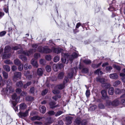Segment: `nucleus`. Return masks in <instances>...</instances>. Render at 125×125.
Wrapping results in <instances>:
<instances>
[{
    "mask_svg": "<svg viewBox=\"0 0 125 125\" xmlns=\"http://www.w3.org/2000/svg\"><path fill=\"white\" fill-rule=\"evenodd\" d=\"M38 44H34L32 45V47L34 49H31L30 50L28 51H24L22 50L19 51L18 53H22L28 56H29L31 54L34 52H36V49L38 46Z\"/></svg>",
    "mask_w": 125,
    "mask_h": 125,
    "instance_id": "f257e3e1",
    "label": "nucleus"
},
{
    "mask_svg": "<svg viewBox=\"0 0 125 125\" xmlns=\"http://www.w3.org/2000/svg\"><path fill=\"white\" fill-rule=\"evenodd\" d=\"M62 56L61 58L62 62L64 63H65L66 62L67 63V60L68 61V60L66 58H69V60L71 61L74 58L77 57L78 56L77 53L76 52L73 53L72 55L69 56H67V54H65L62 53Z\"/></svg>",
    "mask_w": 125,
    "mask_h": 125,
    "instance_id": "f03ea898",
    "label": "nucleus"
},
{
    "mask_svg": "<svg viewBox=\"0 0 125 125\" xmlns=\"http://www.w3.org/2000/svg\"><path fill=\"white\" fill-rule=\"evenodd\" d=\"M96 80L97 82H99L102 83L103 84L102 86L104 87L105 88L107 89L110 86V84L109 83H105V80L103 78H101L100 77H98L96 78Z\"/></svg>",
    "mask_w": 125,
    "mask_h": 125,
    "instance_id": "7ed1b4c3",
    "label": "nucleus"
},
{
    "mask_svg": "<svg viewBox=\"0 0 125 125\" xmlns=\"http://www.w3.org/2000/svg\"><path fill=\"white\" fill-rule=\"evenodd\" d=\"M38 50L41 52L45 53H49L52 52V50L47 46H45L43 48L42 46H39Z\"/></svg>",
    "mask_w": 125,
    "mask_h": 125,
    "instance_id": "20e7f679",
    "label": "nucleus"
},
{
    "mask_svg": "<svg viewBox=\"0 0 125 125\" xmlns=\"http://www.w3.org/2000/svg\"><path fill=\"white\" fill-rule=\"evenodd\" d=\"M11 49L10 47L9 46H6L4 48L5 54L3 55L2 58L3 59H5L10 57V55H7L5 54V53L9 52Z\"/></svg>",
    "mask_w": 125,
    "mask_h": 125,
    "instance_id": "39448f33",
    "label": "nucleus"
},
{
    "mask_svg": "<svg viewBox=\"0 0 125 125\" xmlns=\"http://www.w3.org/2000/svg\"><path fill=\"white\" fill-rule=\"evenodd\" d=\"M21 76V73L16 72L14 73V75L13 77V80L16 82L18 80V78L20 79Z\"/></svg>",
    "mask_w": 125,
    "mask_h": 125,
    "instance_id": "423d86ee",
    "label": "nucleus"
},
{
    "mask_svg": "<svg viewBox=\"0 0 125 125\" xmlns=\"http://www.w3.org/2000/svg\"><path fill=\"white\" fill-rule=\"evenodd\" d=\"M13 89L12 88L11 85H8L6 88L5 90V94H9L13 92Z\"/></svg>",
    "mask_w": 125,
    "mask_h": 125,
    "instance_id": "0eeeda50",
    "label": "nucleus"
},
{
    "mask_svg": "<svg viewBox=\"0 0 125 125\" xmlns=\"http://www.w3.org/2000/svg\"><path fill=\"white\" fill-rule=\"evenodd\" d=\"M119 104V100L118 99H116L113 101L111 103L110 102L108 101L106 102L107 105H110L111 104L112 105L114 106H116L118 105Z\"/></svg>",
    "mask_w": 125,
    "mask_h": 125,
    "instance_id": "6e6552de",
    "label": "nucleus"
},
{
    "mask_svg": "<svg viewBox=\"0 0 125 125\" xmlns=\"http://www.w3.org/2000/svg\"><path fill=\"white\" fill-rule=\"evenodd\" d=\"M24 76L26 77L27 79L30 80L31 79L32 77V75L31 73L30 74V72L28 71H25L24 73Z\"/></svg>",
    "mask_w": 125,
    "mask_h": 125,
    "instance_id": "1a4fd4ad",
    "label": "nucleus"
},
{
    "mask_svg": "<svg viewBox=\"0 0 125 125\" xmlns=\"http://www.w3.org/2000/svg\"><path fill=\"white\" fill-rule=\"evenodd\" d=\"M101 94L102 95V99H105L108 98V97L107 95L106 91L105 90H104L101 91Z\"/></svg>",
    "mask_w": 125,
    "mask_h": 125,
    "instance_id": "9d476101",
    "label": "nucleus"
},
{
    "mask_svg": "<svg viewBox=\"0 0 125 125\" xmlns=\"http://www.w3.org/2000/svg\"><path fill=\"white\" fill-rule=\"evenodd\" d=\"M74 122L77 125H79L81 124L82 125H83L84 124H85L86 123V121L85 120L81 122V119L79 118H77L75 119Z\"/></svg>",
    "mask_w": 125,
    "mask_h": 125,
    "instance_id": "9b49d317",
    "label": "nucleus"
},
{
    "mask_svg": "<svg viewBox=\"0 0 125 125\" xmlns=\"http://www.w3.org/2000/svg\"><path fill=\"white\" fill-rule=\"evenodd\" d=\"M29 110L30 109H29L28 110H27L24 113L20 112L19 113V115L20 117L23 118L28 115V112Z\"/></svg>",
    "mask_w": 125,
    "mask_h": 125,
    "instance_id": "f8f14e48",
    "label": "nucleus"
},
{
    "mask_svg": "<svg viewBox=\"0 0 125 125\" xmlns=\"http://www.w3.org/2000/svg\"><path fill=\"white\" fill-rule=\"evenodd\" d=\"M52 49L54 52L57 54L62 52L63 50L62 49L59 47L54 48L53 47L52 48Z\"/></svg>",
    "mask_w": 125,
    "mask_h": 125,
    "instance_id": "ddd939ff",
    "label": "nucleus"
},
{
    "mask_svg": "<svg viewBox=\"0 0 125 125\" xmlns=\"http://www.w3.org/2000/svg\"><path fill=\"white\" fill-rule=\"evenodd\" d=\"M73 118L70 116L67 117H66V123L67 125H69L71 124L72 123V120Z\"/></svg>",
    "mask_w": 125,
    "mask_h": 125,
    "instance_id": "4468645a",
    "label": "nucleus"
},
{
    "mask_svg": "<svg viewBox=\"0 0 125 125\" xmlns=\"http://www.w3.org/2000/svg\"><path fill=\"white\" fill-rule=\"evenodd\" d=\"M31 64L35 67L37 68L38 66V64L36 61L34 59H33L31 61Z\"/></svg>",
    "mask_w": 125,
    "mask_h": 125,
    "instance_id": "2eb2a0df",
    "label": "nucleus"
},
{
    "mask_svg": "<svg viewBox=\"0 0 125 125\" xmlns=\"http://www.w3.org/2000/svg\"><path fill=\"white\" fill-rule=\"evenodd\" d=\"M109 77L111 79H116L118 77V76L116 73H112L109 74Z\"/></svg>",
    "mask_w": 125,
    "mask_h": 125,
    "instance_id": "dca6fc26",
    "label": "nucleus"
},
{
    "mask_svg": "<svg viewBox=\"0 0 125 125\" xmlns=\"http://www.w3.org/2000/svg\"><path fill=\"white\" fill-rule=\"evenodd\" d=\"M17 97V95L16 94H14L12 96V99L14 100L15 99V101L17 102H19V99L20 98V96Z\"/></svg>",
    "mask_w": 125,
    "mask_h": 125,
    "instance_id": "f3484780",
    "label": "nucleus"
},
{
    "mask_svg": "<svg viewBox=\"0 0 125 125\" xmlns=\"http://www.w3.org/2000/svg\"><path fill=\"white\" fill-rule=\"evenodd\" d=\"M39 109L40 112L44 114L46 112V108L45 106H41L40 107Z\"/></svg>",
    "mask_w": 125,
    "mask_h": 125,
    "instance_id": "a211bd4d",
    "label": "nucleus"
},
{
    "mask_svg": "<svg viewBox=\"0 0 125 125\" xmlns=\"http://www.w3.org/2000/svg\"><path fill=\"white\" fill-rule=\"evenodd\" d=\"M52 122V120L50 117L47 118L46 119V122L45 125H48V124H51Z\"/></svg>",
    "mask_w": 125,
    "mask_h": 125,
    "instance_id": "6ab92c4d",
    "label": "nucleus"
},
{
    "mask_svg": "<svg viewBox=\"0 0 125 125\" xmlns=\"http://www.w3.org/2000/svg\"><path fill=\"white\" fill-rule=\"evenodd\" d=\"M43 72V70L40 68L38 69L37 71V73L38 75L42 76V75Z\"/></svg>",
    "mask_w": 125,
    "mask_h": 125,
    "instance_id": "aec40b11",
    "label": "nucleus"
},
{
    "mask_svg": "<svg viewBox=\"0 0 125 125\" xmlns=\"http://www.w3.org/2000/svg\"><path fill=\"white\" fill-rule=\"evenodd\" d=\"M124 92L125 90H121L118 88H116L115 90V92L116 94H119L122 92Z\"/></svg>",
    "mask_w": 125,
    "mask_h": 125,
    "instance_id": "412c9836",
    "label": "nucleus"
},
{
    "mask_svg": "<svg viewBox=\"0 0 125 125\" xmlns=\"http://www.w3.org/2000/svg\"><path fill=\"white\" fill-rule=\"evenodd\" d=\"M16 85L17 87H21L23 86V84L22 82L20 81L17 82Z\"/></svg>",
    "mask_w": 125,
    "mask_h": 125,
    "instance_id": "4be33fe9",
    "label": "nucleus"
},
{
    "mask_svg": "<svg viewBox=\"0 0 125 125\" xmlns=\"http://www.w3.org/2000/svg\"><path fill=\"white\" fill-rule=\"evenodd\" d=\"M20 109L23 110L25 109L27 107L26 104L24 103H22L20 105Z\"/></svg>",
    "mask_w": 125,
    "mask_h": 125,
    "instance_id": "5701e85b",
    "label": "nucleus"
},
{
    "mask_svg": "<svg viewBox=\"0 0 125 125\" xmlns=\"http://www.w3.org/2000/svg\"><path fill=\"white\" fill-rule=\"evenodd\" d=\"M55 103L53 101L49 103L50 107L52 108H55L57 106L56 105H55Z\"/></svg>",
    "mask_w": 125,
    "mask_h": 125,
    "instance_id": "b1692460",
    "label": "nucleus"
},
{
    "mask_svg": "<svg viewBox=\"0 0 125 125\" xmlns=\"http://www.w3.org/2000/svg\"><path fill=\"white\" fill-rule=\"evenodd\" d=\"M3 67L4 69L7 72H9L10 70V67L7 65H4Z\"/></svg>",
    "mask_w": 125,
    "mask_h": 125,
    "instance_id": "393cba45",
    "label": "nucleus"
},
{
    "mask_svg": "<svg viewBox=\"0 0 125 125\" xmlns=\"http://www.w3.org/2000/svg\"><path fill=\"white\" fill-rule=\"evenodd\" d=\"M64 74L63 72H60L58 74V79H61L63 77Z\"/></svg>",
    "mask_w": 125,
    "mask_h": 125,
    "instance_id": "a878e982",
    "label": "nucleus"
},
{
    "mask_svg": "<svg viewBox=\"0 0 125 125\" xmlns=\"http://www.w3.org/2000/svg\"><path fill=\"white\" fill-rule=\"evenodd\" d=\"M114 89L113 88L111 87L108 90V93L110 95H112L114 92Z\"/></svg>",
    "mask_w": 125,
    "mask_h": 125,
    "instance_id": "bb28decb",
    "label": "nucleus"
},
{
    "mask_svg": "<svg viewBox=\"0 0 125 125\" xmlns=\"http://www.w3.org/2000/svg\"><path fill=\"white\" fill-rule=\"evenodd\" d=\"M95 74L100 75H102L103 74V72L100 71V69H97L96 71H95L94 72Z\"/></svg>",
    "mask_w": 125,
    "mask_h": 125,
    "instance_id": "cd10ccee",
    "label": "nucleus"
},
{
    "mask_svg": "<svg viewBox=\"0 0 125 125\" xmlns=\"http://www.w3.org/2000/svg\"><path fill=\"white\" fill-rule=\"evenodd\" d=\"M31 119L32 121H34L35 120H40V118L39 117L37 116H35L33 117H31Z\"/></svg>",
    "mask_w": 125,
    "mask_h": 125,
    "instance_id": "c85d7f7f",
    "label": "nucleus"
},
{
    "mask_svg": "<svg viewBox=\"0 0 125 125\" xmlns=\"http://www.w3.org/2000/svg\"><path fill=\"white\" fill-rule=\"evenodd\" d=\"M59 67H58V65L57 64H54L53 66V68L54 70L56 72L58 71L59 69Z\"/></svg>",
    "mask_w": 125,
    "mask_h": 125,
    "instance_id": "c756f323",
    "label": "nucleus"
},
{
    "mask_svg": "<svg viewBox=\"0 0 125 125\" xmlns=\"http://www.w3.org/2000/svg\"><path fill=\"white\" fill-rule=\"evenodd\" d=\"M24 67L25 70H27L28 68L30 69L31 68V66L30 64L27 63L24 65Z\"/></svg>",
    "mask_w": 125,
    "mask_h": 125,
    "instance_id": "7c9ffc66",
    "label": "nucleus"
},
{
    "mask_svg": "<svg viewBox=\"0 0 125 125\" xmlns=\"http://www.w3.org/2000/svg\"><path fill=\"white\" fill-rule=\"evenodd\" d=\"M19 58L23 61H25L27 60L26 58L22 55H20L19 56Z\"/></svg>",
    "mask_w": 125,
    "mask_h": 125,
    "instance_id": "2f4dec72",
    "label": "nucleus"
},
{
    "mask_svg": "<svg viewBox=\"0 0 125 125\" xmlns=\"http://www.w3.org/2000/svg\"><path fill=\"white\" fill-rule=\"evenodd\" d=\"M14 64L17 65H19L21 63V62L18 59H16L14 61Z\"/></svg>",
    "mask_w": 125,
    "mask_h": 125,
    "instance_id": "473e14b6",
    "label": "nucleus"
},
{
    "mask_svg": "<svg viewBox=\"0 0 125 125\" xmlns=\"http://www.w3.org/2000/svg\"><path fill=\"white\" fill-rule=\"evenodd\" d=\"M3 76L4 78L5 79H7L8 77V74L5 71H3L2 73Z\"/></svg>",
    "mask_w": 125,
    "mask_h": 125,
    "instance_id": "72a5a7b5",
    "label": "nucleus"
},
{
    "mask_svg": "<svg viewBox=\"0 0 125 125\" xmlns=\"http://www.w3.org/2000/svg\"><path fill=\"white\" fill-rule=\"evenodd\" d=\"M120 83V82L119 81H117L113 83V85L115 87H116Z\"/></svg>",
    "mask_w": 125,
    "mask_h": 125,
    "instance_id": "f704fd0d",
    "label": "nucleus"
},
{
    "mask_svg": "<svg viewBox=\"0 0 125 125\" xmlns=\"http://www.w3.org/2000/svg\"><path fill=\"white\" fill-rule=\"evenodd\" d=\"M97 106L96 105H94L91 107L89 108V110L91 111H94L96 108Z\"/></svg>",
    "mask_w": 125,
    "mask_h": 125,
    "instance_id": "c9c22d12",
    "label": "nucleus"
},
{
    "mask_svg": "<svg viewBox=\"0 0 125 125\" xmlns=\"http://www.w3.org/2000/svg\"><path fill=\"white\" fill-rule=\"evenodd\" d=\"M26 99L28 101H32L34 100V98L32 97L28 96L26 97Z\"/></svg>",
    "mask_w": 125,
    "mask_h": 125,
    "instance_id": "e433bc0d",
    "label": "nucleus"
},
{
    "mask_svg": "<svg viewBox=\"0 0 125 125\" xmlns=\"http://www.w3.org/2000/svg\"><path fill=\"white\" fill-rule=\"evenodd\" d=\"M31 83V82H27L26 84H25L23 86V88H26L28 86L30 85Z\"/></svg>",
    "mask_w": 125,
    "mask_h": 125,
    "instance_id": "4c0bfd02",
    "label": "nucleus"
},
{
    "mask_svg": "<svg viewBox=\"0 0 125 125\" xmlns=\"http://www.w3.org/2000/svg\"><path fill=\"white\" fill-rule=\"evenodd\" d=\"M45 68L46 71L48 72H49L51 70V66H47Z\"/></svg>",
    "mask_w": 125,
    "mask_h": 125,
    "instance_id": "58836bf2",
    "label": "nucleus"
},
{
    "mask_svg": "<svg viewBox=\"0 0 125 125\" xmlns=\"http://www.w3.org/2000/svg\"><path fill=\"white\" fill-rule=\"evenodd\" d=\"M60 59V57L59 56H55L54 58V61L55 62H57Z\"/></svg>",
    "mask_w": 125,
    "mask_h": 125,
    "instance_id": "ea45409f",
    "label": "nucleus"
},
{
    "mask_svg": "<svg viewBox=\"0 0 125 125\" xmlns=\"http://www.w3.org/2000/svg\"><path fill=\"white\" fill-rule=\"evenodd\" d=\"M64 84H60L57 86V87L60 89H61L63 88L64 87Z\"/></svg>",
    "mask_w": 125,
    "mask_h": 125,
    "instance_id": "a19ab883",
    "label": "nucleus"
},
{
    "mask_svg": "<svg viewBox=\"0 0 125 125\" xmlns=\"http://www.w3.org/2000/svg\"><path fill=\"white\" fill-rule=\"evenodd\" d=\"M40 57V54L38 53H36L34 55V57L36 59H37Z\"/></svg>",
    "mask_w": 125,
    "mask_h": 125,
    "instance_id": "79ce46f5",
    "label": "nucleus"
},
{
    "mask_svg": "<svg viewBox=\"0 0 125 125\" xmlns=\"http://www.w3.org/2000/svg\"><path fill=\"white\" fill-rule=\"evenodd\" d=\"M84 62L86 64H90L91 62V61L89 60H85L84 61Z\"/></svg>",
    "mask_w": 125,
    "mask_h": 125,
    "instance_id": "37998d69",
    "label": "nucleus"
},
{
    "mask_svg": "<svg viewBox=\"0 0 125 125\" xmlns=\"http://www.w3.org/2000/svg\"><path fill=\"white\" fill-rule=\"evenodd\" d=\"M112 69V67L110 66H107L106 68V70L109 72H110Z\"/></svg>",
    "mask_w": 125,
    "mask_h": 125,
    "instance_id": "c03bdc74",
    "label": "nucleus"
},
{
    "mask_svg": "<svg viewBox=\"0 0 125 125\" xmlns=\"http://www.w3.org/2000/svg\"><path fill=\"white\" fill-rule=\"evenodd\" d=\"M23 69V64H20L19 66H18V69L20 71H21Z\"/></svg>",
    "mask_w": 125,
    "mask_h": 125,
    "instance_id": "a18cd8bd",
    "label": "nucleus"
},
{
    "mask_svg": "<svg viewBox=\"0 0 125 125\" xmlns=\"http://www.w3.org/2000/svg\"><path fill=\"white\" fill-rule=\"evenodd\" d=\"M16 93L18 94H20L21 93V89L19 88H17L16 89Z\"/></svg>",
    "mask_w": 125,
    "mask_h": 125,
    "instance_id": "49530a36",
    "label": "nucleus"
},
{
    "mask_svg": "<svg viewBox=\"0 0 125 125\" xmlns=\"http://www.w3.org/2000/svg\"><path fill=\"white\" fill-rule=\"evenodd\" d=\"M27 94V93L26 92L24 91H22L21 93L20 94V95L21 96L25 97L26 96Z\"/></svg>",
    "mask_w": 125,
    "mask_h": 125,
    "instance_id": "de8ad7c7",
    "label": "nucleus"
},
{
    "mask_svg": "<svg viewBox=\"0 0 125 125\" xmlns=\"http://www.w3.org/2000/svg\"><path fill=\"white\" fill-rule=\"evenodd\" d=\"M85 94L87 97H89L90 95V91L87 89L86 91Z\"/></svg>",
    "mask_w": 125,
    "mask_h": 125,
    "instance_id": "09e8293b",
    "label": "nucleus"
},
{
    "mask_svg": "<svg viewBox=\"0 0 125 125\" xmlns=\"http://www.w3.org/2000/svg\"><path fill=\"white\" fill-rule=\"evenodd\" d=\"M55 112L53 111H49L48 112L47 114L50 115H54Z\"/></svg>",
    "mask_w": 125,
    "mask_h": 125,
    "instance_id": "8fccbe9b",
    "label": "nucleus"
},
{
    "mask_svg": "<svg viewBox=\"0 0 125 125\" xmlns=\"http://www.w3.org/2000/svg\"><path fill=\"white\" fill-rule=\"evenodd\" d=\"M113 67L115 68L116 69L118 70L119 71H120V66L115 65H113Z\"/></svg>",
    "mask_w": 125,
    "mask_h": 125,
    "instance_id": "3c124183",
    "label": "nucleus"
},
{
    "mask_svg": "<svg viewBox=\"0 0 125 125\" xmlns=\"http://www.w3.org/2000/svg\"><path fill=\"white\" fill-rule=\"evenodd\" d=\"M88 70L87 68H84L82 70V72L83 73H86L88 72Z\"/></svg>",
    "mask_w": 125,
    "mask_h": 125,
    "instance_id": "603ef678",
    "label": "nucleus"
},
{
    "mask_svg": "<svg viewBox=\"0 0 125 125\" xmlns=\"http://www.w3.org/2000/svg\"><path fill=\"white\" fill-rule=\"evenodd\" d=\"M62 113V112L61 111H59L58 112L55 114V115L56 116H57L61 115Z\"/></svg>",
    "mask_w": 125,
    "mask_h": 125,
    "instance_id": "864d4df0",
    "label": "nucleus"
},
{
    "mask_svg": "<svg viewBox=\"0 0 125 125\" xmlns=\"http://www.w3.org/2000/svg\"><path fill=\"white\" fill-rule=\"evenodd\" d=\"M61 96L60 95H56L52 97V98L54 99L55 100H57L58 98H60Z\"/></svg>",
    "mask_w": 125,
    "mask_h": 125,
    "instance_id": "5fc2aeb1",
    "label": "nucleus"
},
{
    "mask_svg": "<svg viewBox=\"0 0 125 125\" xmlns=\"http://www.w3.org/2000/svg\"><path fill=\"white\" fill-rule=\"evenodd\" d=\"M45 59L46 60L49 61L51 60V57L50 55H46L45 57Z\"/></svg>",
    "mask_w": 125,
    "mask_h": 125,
    "instance_id": "6e6d98bb",
    "label": "nucleus"
},
{
    "mask_svg": "<svg viewBox=\"0 0 125 125\" xmlns=\"http://www.w3.org/2000/svg\"><path fill=\"white\" fill-rule=\"evenodd\" d=\"M21 48V47L20 45H19L18 46H15L12 48V49L13 50H16L17 49Z\"/></svg>",
    "mask_w": 125,
    "mask_h": 125,
    "instance_id": "4d7b16f0",
    "label": "nucleus"
},
{
    "mask_svg": "<svg viewBox=\"0 0 125 125\" xmlns=\"http://www.w3.org/2000/svg\"><path fill=\"white\" fill-rule=\"evenodd\" d=\"M6 32L5 31H3L1 32L0 33V36L2 37L4 36L6 34Z\"/></svg>",
    "mask_w": 125,
    "mask_h": 125,
    "instance_id": "13d9d810",
    "label": "nucleus"
},
{
    "mask_svg": "<svg viewBox=\"0 0 125 125\" xmlns=\"http://www.w3.org/2000/svg\"><path fill=\"white\" fill-rule=\"evenodd\" d=\"M35 89L34 87H32L30 89V92L31 93H33Z\"/></svg>",
    "mask_w": 125,
    "mask_h": 125,
    "instance_id": "bf43d9fd",
    "label": "nucleus"
},
{
    "mask_svg": "<svg viewBox=\"0 0 125 125\" xmlns=\"http://www.w3.org/2000/svg\"><path fill=\"white\" fill-rule=\"evenodd\" d=\"M99 108L100 109H104V105L101 104H100L98 105Z\"/></svg>",
    "mask_w": 125,
    "mask_h": 125,
    "instance_id": "052dcab7",
    "label": "nucleus"
},
{
    "mask_svg": "<svg viewBox=\"0 0 125 125\" xmlns=\"http://www.w3.org/2000/svg\"><path fill=\"white\" fill-rule=\"evenodd\" d=\"M47 90L46 89H45L42 92V95H44L47 93Z\"/></svg>",
    "mask_w": 125,
    "mask_h": 125,
    "instance_id": "680f3d73",
    "label": "nucleus"
},
{
    "mask_svg": "<svg viewBox=\"0 0 125 125\" xmlns=\"http://www.w3.org/2000/svg\"><path fill=\"white\" fill-rule=\"evenodd\" d=\"M45 62V60L44 59H40L39 61L40 63L41 64H43Z\"/></svg>",
    "mask_w": 125,
    "mask_h": 125,
    "instance_id": "e2e57ef3",
    "label": "nucleus"
},
{
    "mask_svg": "<svg viewBox=\"0 0 125 125\" xmlns=\"http://www.w3.org/2000/svg\"><path fill=\"white\" fill-rule=\"evenodd\" d=\"M57 64L58 65V67L60 68H62L64 66V65L63 64Z\"/></svg>",
    "mask_w": 125,
    "mask_h": 125,
    "instance_id": "0e129e2a",
    "label": "nucleus"
},
{
    "mask_svg": "<svg viewBox=\"0 0 125 125\" xmlns=\"http://www.w3.org/2000/svg\"><path fill=\"white\" fill-rule=\"evenodd\" d=\"M17 69L16 67L14 65L12 66L11 67L12 70L13 71H15Z\"/></svg>",
    "mask_w": 125,
    "mask_h": 125,
    "instance_id": "69168bd1",
    "label": "nucleus"
},
{
    "mask_svg": "<svg viewBox=\"0 0 125 125\" xmlns=\"http://www.w3.org/2000/svg\"><path fill=\"white\" fill-rule=\"evenodd\" d=\"M4 62L6 64H10V61L9 60H5L4 61Z\"/></svg>",
    "mask_w": 125,
    "mask_h": 125,
    "instance_id": "338daca9",
    "label": "nucleus"
},
{
    "mask_svg": "<svg viewBox=\"0 0 125 125\" xmlns=\"http://www.w3.org/2000/svg\"><path fill=\"white\" fill-rule=\"evenodd\" d=\"M121 103L123 105H125V100L124 99H121Z\"/></svg>",
    "mask_w": 125,
    "mask_h": 125,
    "instance_id": "774afa93",
    "label": "nucleus"
}]
</instances>
